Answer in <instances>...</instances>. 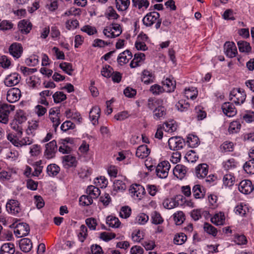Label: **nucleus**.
Returning a JSON list of instances; mask_svg holds the SVG:
<instances>
[{"label": "nucleus", "instance_id": "nucleus-1", "mask_svg": "<svg viewBox=\"0 0 254 254\" xmlns=\"http://www.w3.org/2000/svg\"><path fill=\"white\" fill-rule=\"evenodd\" d=\"M159 18L160 14L158 12L153 11L147 13L143 18L142 22L146 26H150L156 22L155 27L158 29L162 22Z\"/></svg>", "mask_w": 254, "mask_h": 254}, {"label": "nucleus", "instance_id": "nucleus-2", "mask_svg": "<svg viewBox=\"0 0 254 254\" xmlns=\"http://www.w3.org/2000/svg\"><path fill=\"white\" fill-rule=\"evenodd\" d=\"M6 210L11 215L19 216L22 212L20 202L16 199H8L5 205Z\"/></svg>", "mask_w": 254, "mask_h": 254}, {"label": "nucleus", "instance_id": "nucleus-3", "mask_svg": "<svg viewBox=\"0 0 254 254\" xmlns=\"http://www.w3.org/2000/svg\"><path fill=\"white\" fill-rule=\"evenodd\" d=\"M122 32L120 24L113 23L103 30L104 34L107 37L114 38L119 36Z\"/></svg>", "mask_w": 254, "mask_h": 254}, {"label": "nucleus", "instance_id": "nucleus-4", "mask_svg": "<svg viewBox=\"0 0 254 254\" xmlns=\"http://www.w3.org/2000/svg\"><path fill=\"white\" fill-rule=\"evenodd\" d=\"M246 98V93L241 88H234L230 94V100L234 102L236 105L243 104L245 102Z\"/></svg>", "mask_w": 254, "mask_h": 254}, {"label": "nucleus", "instance_id": "nucleus-5", "mask_svg": "<svg viewBox=\"0 0 254 254\" xmlns=\"http://www.w3.org/2000/svg\"><path fill=\"white\" fill-rule=\"evenodd\" d=\"M15 106L7 104H3L0 106V123L7 124L10 113L14 110Z\"/></svg>", "mask_w": 254, "mask_h": 254}, {"label": "nucleus", "instance_id": "nucleus-6", "mask_svg": "<svg viewBox=\"0 0 254 254\" xmlns=\"http://www.w3.org/2000/svg\"><path fill=\"white\" fill-rule=\"evenodd\" d=\"M170 164L167 161H164L158 164L156 169L157 176L162 179L166 178L168 175Z\"/></svg>", "mask_w": 254, "mask_h": 254}, {"label": "nucleus", "instance_id": "nucleus-7", "mask_svg": "<svg viewBox=\"0 0 254 254\" xmlns=\"http://www.w3.org/2000/svg\"><path fill=\"white\" fill-rule=\"evenodd\" d=\"M169 148L173 150H178L182 149L185 145L184 140L178 136L172 137L168 140Z\"/></svg>", "mask_w": 254, "mask_h": 254}, {"label": "nucleus", "instance_id": "nucleus-8", "mask_svg": "<svg viewBox=\"0 0 254 254\" xmlns=\"http://www.w3.org/2000/svg\"><path fill=\"white\" fill-rule=\"evenodd\" d=\"M8 51L14 58L17 59L21 56L23 49L20 43L14 42L9 46Z\"/></svg>", "mask_w": 254, "mask_h": 254}, {"label": "nucleus", "instance_id": "nucleus-9", "mask_svg": "<svg viewBox=\"0 0 254 254\" xmlns=\"http://www.w3.org/2000/svg\"><path fill=\"white\" fill-rule=\"evenodd\" d=\"M129 191L133 197L140 199L144 195L145 190L141 185L133 184L130 186Z\"/></svg>", "mask_w": 254, "mask_h": 254}, {"label": "nucleus", "instance_id": "nucleus-10", "mask_svg": "<svg viewBox=\"0 0 254 254\" xmlns=\"http://www.w3.org/2000/svg\"><path fill=\"white\" fill-rule=\"evenodd\" d=\"M225 54L228 57L232 58L238 53L235 44L233 42H226L224 45Z\"/></svg>", "mask_w": 254, "mask_h": 254}, {"label": "nucleus", "instance_id": "nucleus-11", "mask_svg": "<svg viewBox=\"0 0 254 254\" xmlns=\"http://www.w3.org/2000/svg\"><path fill=\"white\" fill-rule=\"evenodd\" d=\"M57 150V142L53 140L46 144L44 155L47 159H51L55 156Z\"/></svg>", "mask_w": 254, "mask_h": 254}, {"label": "nucleus", "instance_id": "nucleus-12", "mask_svg": "<svg viewBox=\"0 0 254 254\" xmlns=\"http://www.w3.org/2000/svg\"><path fill=\"white\" fill-rule=\"evenodd\" d=\"M238 189L241 192L247 194L253 191L254 187L251 181L244 180L240 183Z\"/></svg>", "mask_w": 254, "mask_h": 254}, {"label": "nucleus", "instance_id": "nucleus-13", "mask_svg": "<svg viewBox=\"0 0 254 254\" xmlns=\"http://www.w3.org/2000/svg\"><path fill=\"white\" fill-rule=\"evenodd\" d=\"M77 163L76 157L71 155H67L62 157V163L65 169L76 167Z\"/></svg>", "mask_w": 254, "mask_h": 254}, {"label": "nucleus", "instance_id": "nucleus-14", "mask_svg": "<svg viewBox=\"0 0 254 254\" xmlns=\"http://www.w3.org/2000/svg\"><path fill=\"white\" fill-rule=\"evenodd\" d=\"M30 231V228L27 223H22L19 224L14 230V234L18 238H21L27 236Z\"/></svg>", "mask_w": 254, "mask_h": 254}, {"label": "nucleus", "instance_id": "nucleus-15", "mask_svg": "<svg viewBox=\"0 0 254 254\" xmlns=\"http://www.w3.org/2000/svg\"><path fill=\"white\" fill-rule=\"evenodd\" d=\"M21 79L20 76L16 72L12 73L6 76L4 82L6 86L11 87L17 85Z\"/></svg>", "mask_w": 254, "mask_h": 254}, {"label": "nucleus", "instance_id": "nucleus-16", "mask_svg": "<svg viewBox=\"0 0 254 254\" xmlns=\"http://www.w3.org/2000/svg\"><path fill=\"white\" fill-rule=\"evenodd\" d=\"M221 109L223 113L227 117H232L237 113V110L232 103L225 102L222 105Z\"/></svg>", "mask_w": 254, "mask_h": 254}, {"label": "nucleus", "instance_id": "nucleus-17", "mask_svg": "<svg viewBox=\"0 0 254 254\" xmlns=\"http://www.w3.org/2000/svg\"><path fill=\"white\" fill-rule=\"evenodd\" d=\"M20 90L18 88H13L9 90L7 93L6 99L9 103L17 101L20 97Z\"/></svg>", "mask_w": 254, "mask_h": 254}, {"label": "nucleus", "instance_id": "nucleus-18", "mask_svg": "<svg viewBox=\"0 0 254 254\" xmlns=\"http://www.w3.org/2000/svg\"><path fill=\"white\" fill-rule=\"evenodd\" d=\"M18 27L22 34H27L32 29V24L29 20L23 19L18 22Z\"/></svg>", "mask_w": 254, "mask_h": 254}, {"label": "nucleus", "instance_id": "nucleus-19", "mask_svg": "<svg viewBox=\"0 0 254 254\" xmlns=\"http://www.w3.org/2000/svg\"><path fill=\"white\" fill-rule=\"evenodd\" d=\"M132 58L131 52L128 50L121 53L119 55L117 61L119 64L122 65L128 62V61Z\"/></svg>", "mask_w": 254, "mask_h": 254}, {"label": "nucleus", "instance_id": "nucleus-20", "mask_svg": "<svg viewBox=\"0 0 254 254\" xmlns=\"http://www.w3.org/2000/svg\"><path fill=\"white\" fill-rule=\"evenodd\" d=\"M101 110L98 106L93 107L90 111L89 117L94 125L98 124V119L100 116Z\"/></svg>", "mask_w": 254, "mask_h": 254}, {"label": "nucleus", "instance_id": "nucleus-21", "mask_svg": "<svg viewBox=\"0 0 254 254\" xmlns=\"http://www.w3.org/2000/svg\"><path fill=\"white\" fill-rule=\"evenodd\" d=\"M187 172V167L181 164L177 165L173 170L174 175L181 180L184 178Z\"/></svg>", "mask_w": 254, "mask_h": 254}, {"label": "nucleus", "instance_id": "nucleus-22", "mask_svg": "<svg viewBox=\"0 0 254 254\" xmlns=\"http://www.w3.org/2000/svg\"><path fill=\"white\" fill-rule=\"evenodd\" d=\"M163 101L160 99L150 97L147 100L146 106L151 111H154L162 105Z\"/></svg>", "mask_w": 254, "mask_h": 254}, {"label": "nucleus", "instance_id": "nucleus-23", "mask_svg": "<svg viewBox=\"0 0 254 254\" xmlns=\"http://www.w3.org/2000/svg\"><path fill=\"white\" fill-rule=\"evenodd\" d=\"M166 109L165 107L161 105L153 111V118L156 120H161L165 118Z\"/></svg>", "mask_w": 254, "mask_h": 254}, {"label": "nucleus", "instance_id": "nucleus-24", "mask_svg": "<svg viewBox=\"0 0 254 254\" xmlns=\"http://www.w3.org/2000/svg\"><path fill=\"white\" fill-rule=\"evenodd\" d=\"M208 173V165L203 163L198 165L195 168V174L197 178H204Z\"/></svg>", "mask_w": 254, "mask_h": 254}, {"label": "nucleus", "instance_id": "nucleus-25", "mask_svg": "<svg viewBox=\"0 0 254 254\" xmlns=\"http://www.w3.org/2000/svg\"><path fill=\"white\" fill-rule=\"evenodd\" d=\"M71 139L70 138H66L64 139H62L59 142L61 144L59 147V150L63 154H68L71 151L70 147L67 145V143L70 142Z\"/></svg>", "mask_w": 254, "mask_h": 254}, {"label": "nucleus", "instance_id": "nucleus-26", "mask_svg": "<svg viewBox=\"0 0 254 254\" xmlns=\"http://www.w3.org/2000/svg\"><path fill=\"white\" fill-rule=\"evenodd\" d=\"M150 153L149 148L146 145H140L137 148L136 156L141 159L147 157Z\"/></svg>", "mask_w": 254, "mask_h": 254}, {"label": "nucleus", "instance_id": "nucleus-27", "mask_svg": "<svg viewBox=\"0 0 254 254\" xmlns=\"http://www.w3.org/2000/svg\"><path fill=\"white\" fill-rule=\"evenodd\" d=\"M145 54L142 53L134 54V58L130 63V67L135 68L139 66V63L145 60Z\"/></svg>", "mask_w": 254, "mask_h": 254}, {"label": "nucleus", "instance_id": "nucleus-28", "mask_svg": "<svg viewBox=\"0 0 254 254\" xmlns=\"http://www.w3.org/2000/svg\"><path fill=\"white\" fill-rule=\"evenodd\" d=\"M192 191L193 196L196 199H200L204 197L205 191L203 187L199 185H194Z\"/></svg>", "mask_w": 254, "mask_h": 254}, {"label": "nucleus", "instance_id": "nucleus-29", "mask_svg": "<svg viewBox=\"0 0 254 254\" xmlns=\"http://www.w3.org/2000/svg\"><path fill=\"white\" fill-rule=\"evenodd\" d=\"M19 247L21 250L23 252H29L32 248L31 241L28 238L22 239L20 241Z\"/></svg>", "mask_w": 254, "mask_h": 254}, {"label": "nucleus", "instance_id": "nucleus-30", "mask_svg": "<svg viewBox=\"0 0 254 254\" xmlns=\"http://www.w3.org/2000/svg\"><path fill=\"white\" fill-rule=\"evenodd\" d=\"M14 252V246L11 243L3 244L0 248V254H13Z\"/></svg>", "mask_w": 254, "mask_h": 254}, {"label": "nucleus", "instance_id": "nucleus-31", "mask_svg": "<svg viewBox=\"0 0 254 254\" xmlns=\"http://www.w3.org/2000/svg\"><path fill=\"white\" fill-rule=\"evenodd\" d=\"M154 76L152 73L147 70H144L142 72L141 81L145 84H149L154 82Z\"/></svg>", "mask_w": 254, "mask_h": 254}, {"label": "nucleus", "instance_id": "nucleus-32", "mask_svg": "<svg viewBox=\"0 0 254 254\" xmlns=\"http://www.w3.org/2000/svg\"><path fill=\"white\" fill-rule=\"evenodd\" d=\"M237 45L240 52L246 54L251 53L252 48L249 43L245 41H239L237 42Z\"/></svg>", "mask_w": 254, "mask_h": 254}, {"label": "nucleus", "instance_id": "nucleus-33", "mask_svg": "<svg viewBox=\"0 0 254 254\" xmlns=\"http://www.w3.org/2000/svg\"><path fill=\"white\" fill-rule=\"evenodd\" d=\"M162 84L168 92L173 91L176 88V81L170 78H166L162 81Z\"/></svg>", "mask_w": 254, "mask_h": 254}, {"label": "nucleus", "instance_id": "nucleus-34", "mask_svg": "<svg viewBox=\"0 0 254 254\" xmlns=\"http://www.w3.org/2000/svg\"><path fill=\"white\" fill-rule=\"evenodd\" d=\"M87 194L92 198H97L100 194L101 191L99 187L94 186H88L87 189Z\"/></svg>", "mask_w": 254, "mask_h": 254}, {"label": "nucleus", "instance_id": "nucleus-35", "mask_svg": "<svg viewBox=\"0 0 254 254\" xmlns=\"http://www.w3.org/2000/svg\"><path fill=\"white\" fill-rule=\"evenodd\" d=\"M234 149L233 142L229 141H224L220 146V150L223 153L232 152Z\"/></svg>", "mask_w": 254, "mask_h": 254}, {"label": "nucleus", "instance_id": "nucleus-36", "mask_svg": "<svg viewBox=\"0 0 254 254\" xmlns=\"http://www.w3.org/2000/svg\"><path fill=\"white\" fill-rule=\"evenodd\" d=\"M130 4V0H116V5L119 11L127 10Z\"/></svg>", "mask_w": 254, "mask_h": 254}, {"label": "nucleus", "instance_id": "nucleus-37", "mask_svg": "<svg viewBox=\"0 0 254 254\" xmlns=\"http://www.w3.org/2000/svg\"><path fill=\"white\" fill-rule=\"evenodd\" d=\"M241 127V125L239 121H234L230 123L228 128L230 134L236 133L238 132Z\"/></svg>", "mask_w": 254, "mask_h": 254}, {"label": "nucleus", "instance_id": "nucleus-38", "mask_svg": "<svg viewBox=\"0 0 254 254\" xmlns=\"http://www.w3.org/2000/svg\"><path fill=\"white\" fill-rule=\"evenodd\" d=\"M187 239V237L183 233L176 234L174 237V243L176 245H181L183 244Z\"/></svg>", "mask_w": 254, "mask_h": 254}, {"label": "nucleus", "instance_id": "nucleus-39", "mask_svg": "<svg viewBox=\"0 0 254 254\" xmlns=\"http://www.w3.org/2000/svg\"><path fill=\"white\" fill-rule=\"evenodd\" d=\"M106 223L109 227L112 228H118L121 224L119 219L113 216H109L107 217Z\"/></svg>", "mask_w": 254, "mask_h": 254}, {"label": "nucleus", "instance_id": "nucleus-40", "mask_svg": "<svg viewBox=\"0 0 254 254\" xmlns=\"http://www.w3.org/2000/svg\"><path fill=\"white\" fill-rule=\"evenodd\" d=\"M211 221L216 225H222L225 221L224 215L222 213L215 214L211 218Z\"/></svg>", "mask_w": 254, "mask_h": 254}, {"label": "nucleus", "instance_id": "nucleus-41", "mask_svg": "<svg viewBox=\"0 0 254 254\" xmlns=\"http://www.w3.org/2000/svg\"><path fill=\"white\" fill-rule=\"evenodd\" d=\"M105 16L109 20L117 19L120 17L119 15L112 6H109L108 7L105 13Z\"/></svg>", "mask_w": 254, "mask_h": 254}, {"label": "nucleus", "instance_id": "nucleus-42", "mask_svg": "<svg viewBox=\"0 0 254 254\" xmlns=\"http://www.w3.org/2000/svg\"><path fill=\"white\" fill-rule=\"evenodd\" d=\"M189 146L191 148L197 146L199 144L198 137L194 135L189 134L187 137V141Z\"/></svg>", "mask_w": 254, "mask_h": 254}, {"label": "nucleus", "instance_id": "nucleus-43", "mask_svg": "<svg viewBox=\"0 0 254 254\" xmlns=\"http://www.w3.org/2000/svg\"><path fill=\"white\" fill-rule=\"evenodd\" d=\"M163 205L165 208L171 209L179 205V202L175 199H166L164 200Z\"/></svg>", "mask_w": 254, "mask_h": 254}, {"label": "nucleus", "instance_id": "nucleus-44", "mask_svg": "<svg viewBox=\"0 0 254 254\" xmlns=\"http://www.w3.org/2000/svg\"><path fill=\"white\" fill-rule=\"evenodd\" d=\"M244 171L249 174H254V160H249L243 165Z\"/></svg>", "mask_w": 254, "mask_h": 254}, {"label": "nucleus", "instance_id": "nucleus-45", "mask_svg": "<svg viewBox=\"0 0 254 254\" xmlns=\"http://www.w3.org/2000/svg\"><path fill=\"white\" fill-rule=\"evenodd\" d=\"M60 169L55 164H50L47 168V172L50 176H55L60 172Z\"/></svg>", "mask_w": 254, "mask_h": 254}, {"label": "nucleus", "instance_id": "nucleus-46", "mask_svg": "<svg viewBox=\"0 0 254 254\" xmlns=\"http://www.w3.org/2000/svg\"><path fill=\"white\" fill-rule=\"evenodd\" d=\"M53 98L55 103H60L66 99V96L63 92L57 91L53 95Z\"/></svg>", "mask_w": 254, "mask_h": 254}, {"label": "nucleus", "instance_id": "nucleus-47", "mask_svg": "<svg viewBox=\"0 0 254 254\" xmlns=\"http://www.w3.org/2000/svg\"><path fill=\"white\" fill-rule=\"evenodd\" d=\"M132 2L133 6L137 7L138 9H141L143 7L147 8L149 5V2L147 0H132Z\"/></svg>", "mask_w": 254, "mask_h": 254}, {"label": "nucleus", "instance_id": "nucleus-48", "mask_svg": "<svg viewBox=\"0 0 254 254\" xmlns=\"http://www.w3.org/2000/svg\"><path fill=\"white\" fill-rule=\"evenodd\" d=\"M175 223L177 225L182 224L185 220V216L183 211H178L173 215Z\"/></svg>", "mask_w": 254, "mask_h": 254}, {"label": "nucleus", "instance_id": "nucleus-49", "mask_svg": "<svg viewBox=\"0 0 254 254\" xmlns=\"http://www.w3.org/2000/svg\"><path fill=\"white\" fill-rule=\"evenodd\" d=\"M176 107L179 111L184 112L189 109L190 104L184 100H180L176 104Z\"/></svg>", "mask_w": 254, "mask_h": 254}, {"label": "nucleus", "instance_id": "nucleus-50", "mask_svg": "<svg viewBox=\"0 0 254 254\" xmlns=\"http://www.w3.org/2000/svg\"><path fill=\"white\" fill-rule=\"evenodd\" d=\"M163 219L160 214L157 211H154L151 214V222L155 225L160 224L163 222Z\"/></svg>", "mask_w": 254, "mask_h": 254}, {"label": "nucleus", "instance_id": "nucleus-51", "mask_svg": "<svg viewBox=\"0 0 254 254\" xmlns=\"http://www.w3.org/2000/svg\"><path fill=\"white\" fill-rule=\"evenodd\" d=\"M60 67L66 73L71 75L73 70L71 64L68 63H62L60 64Z\"/></svg>", "mask_w": 254, "mask_h": 254}, {"label": "nucleus", "instance_id": "nucleus-52", "mask_svg": "<svg viewBox=\"0 0 254 254\" xmlns=\"http://www.w3.org/2000/svg\"><path fill=\"white\" fill-rule=\"evenodd\" d=\"M79 203L82 206H88L93 203V199L88 195H83L79 198Z\"/></svg>", "mask_w": 254, "mask_h": 254}, {"label": "nucleus", "instance_id": "nucleus-53", "mask_svg": "<svg viewBox=\"0 0 254 254\" xmlns=\"http://www.w3.org/2000/svg\"><path fill=\"white\" fill-rule=\"evenodd\" d=\"M204 230L207 233L212 235L213 236H216L217 234V230L212 225L208 223H205L204 224Z\"/></svg>", "mask_w": 254, "mask_h": 254}, {"label": "nucleus", "instance_id": "nucleus-54", "mask_svg": "<svg viewBox=\"0 0 254 254\" xmlns=\"http://www.w3.org/2000/svg\"><path fill=\"white\" fill-rule=\"evenodd\" d=\"M94 184L99 188H105L108 185V180L105 177L101 176L95 179Z\"/></svg>", "mask_w": 254, "mask_h": 254}, {"label": "nucleus", "instance_id": "nucleus-55", "mask_svg": "<svg viewBox=\"0 0 254 254\" xmlns=\"http://www.w3.org/2000/svg\"><path fill=\"white\" fill-rule=\"evenodd\" d=\"M149 91L154 95H158L163 93L165 89L158 84H155L151 86Z\"/></svg>", "mask_w": 254, "mask_h": 254}, {"label": "nucleus", "instance_id": "nucleus-56", "mask_svg": "<svg viewBox=\"0 0 254 254\" xmlns=\"http://www.w3.org/2000/svg\"><path fill=\"white\" fill-rule=\"evenodd\" d=\"M235 213L242 216H245L247 212H248V209L246 205H243L241 204L237 205L235 208Z\"/></svg>", "mask_w": 254, "mask_h": 254}, {"label": "nucleus", "instance_id": "nucleus-57", "mask_svg": "<svg viewBox=\"0 0 254 254\" xmlns=\"http://www.w3.org/2000/svg\"><path fill=\"white\" fill-rule=\"evenodd\" d=\"M235 178L231 174H226L224 175L223 182L226 187H231L234 185Z\"/></svg>", "mask_w": 254, "mask_h": 254}, {"label": "nucleus", "instance_id": "nucleus-58", "mask_svg": "<svg viewBox=\"0 0 254 254\" xmlns=\"http://www.w3.org/2000/svg\"><path fill=\"white\" fill-rule=\"evenodd\" d=\"M87 228L84 225H82L80 227V232L78 234L79 241L83 242L87 236Z\"/></svg>", "mask_w": 254, "mask_h": 254}, {"label": "nucleus", "instance_id": "nucleus-59", "mask_svg": "<svg viewBox=\"0 0 254 254\" xmlns=\"http://www.w3.org/2000/svg\"><path fill=\"white\" fill-rule=\"evenodd\" d=\"M113 189L114 190H124L126 189V184L123 181L119 180H115L113 184Z\"/></svg>", "mask_w": 254, "mask_h": 254}, {"label": "nucleus", "instance_id": "nucleus-60", "mask_svg": "<svg viewBox=\"0 0 254 254\" xmlns=\"http://www.w3.org/2000/svg\"><path fill=\"white\" fill-rule=\"evenodd\" d=\"M224 168L229 170L236 167V162L234 158L229 159L223 163Z\"/></svg>", "mask_w": 254, "mask_h": 254}, {"label": "nucleus", "instance_id": "nucleus-61", "mask_svg": "<svg viewBox=\"0 0 254 254\" xmlns=\"http://www.w3.org/2000/svg\"><path fill=\"white\" fill-rule=\"evenodd\" d=\"M40 83V80L39 77L35 75L31 76L27 79V84L29 86L34 88Z\"/></svg>", "mask_w": 254, "mask_h": 254}, {"label": "nucleus", "instance_id": "nucleus-62", "mask_svg": "<svg viewBox=\"0 0 254 254\" xmlns=\"http://www.w3.org/2000/svg\"><path fill=\"white\" fill-rule=\"evenodd\" d=\"M101 74L105 77H110L113 73V68L109 65L103 66L101 70Z\"/></svg>", "mask_w": 254, "mask_h": 254}, {"label": "nucleus", "instance_id": "nucleus-63", "mask_svg": "<svg viewBox=\"0 0 254 254\" xmlns=\"http://www.w3.org/2000/svg\"><path fill=\"white\" fill-rule=\"evenodd\" d=\"M79 26V22L76 19L67 20L65 22V27L68 30L76 29Z\"/></svg>", "mask_w": 254, "mask_h": 254}, {"label": "nucleus", "instance_id": "nucleus-64", "mask_svg": "<svg viewBox=\"0 0 254 254\" xmlns=\"http://www.w3.org/2000/svg\"><path fill=\"white\" fill-rule=\"evenodd\" d=\"M29 153L31 156H37L41 153V147L40 145L33 144L30 148Z\"/></svg>", "mask_w": 254, "mask_h": 254}]
</instances>
